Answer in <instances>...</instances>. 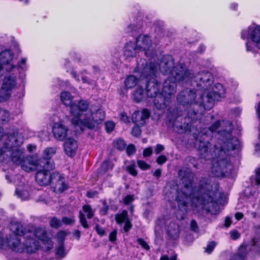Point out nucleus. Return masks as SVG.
Returning <instances> with one entry per match:
<instances>
[{"label":"nucleus","mask_w":260,"mask_h":260,"mask_svg":"<svg viewBox=\"0 0 260 260\" xmlns=\"http://www.w3.org/2000/svg\"><path fill=\"white\" fill-rule=\"evenodd\" d=\"M179 175L182 176V186L176 190L177 185H173V188L167 186L166 194L175 193V201L178 209L176 217L179 220H183L187 215L190 208H197L202 206L211 214L216 215L219 213V207L215 202L217 192L212 190V186L208 179L203 178L198 187L192 188L191 178L193 174L189 170L183 172L180 170Z\"/></svg>","instance_id":"f257e3e1"},{"label":"nucleus","mask_w":260,"mask_h":260,"mask_svg":"<svg viewBox=\"0 0 260 260\" xmlns=\"http://www.w3.org/2000/svg\"><path fill=\"white\" fill-rule=\"evenodd\" d=\"M225 128L217 130L220 125L219 121H216L209 127L212 132H217L223 138L218 139L217 142L213 146L208 141L200 140L198 150L200 157L206 160H214L211 172L217 177L229 176L232 174L233 166L230 161V155L233 150L238 149L240 141L235 137H231L233 131L232 124L226 121L223 122Z\"/></svg>","instance_id":"f03ea898"},{"label":"nucleus","mask_w":260,"mask_h":260,"mask_svg":"<svg viewBox=\"0 0 260 260\" xmlns=\"http://www.w3.org/2000/svg\"><path fill=\"white\" fill-rule=\"evenodd\" d=\"M177 102L183 106L186 115L184 118L186 126L182 127L187 128L194 121L199 118L203 114L206 108V101L204 95L197 93L196 91L190 88H186L177 94Z\"/></svg>","instance_id":"7ed1b4c3"},{"label":"nucleus","mask_w":260,"mask_h":260,"mask_svg":"<svg viewBox=\"0 0 260 260\" xmlns=\"http://www.w3.org/2000/svg\"><path fill=\"white\" fill-rule=\"evenodd\" d=\"M10 230L14 234L10 235L6 239L8 247L12 250L19 253L28 254L36 253L40 247L39 241L32 239L26 234V229L17 222H12Z\"/></svg>","instance_id":"20e7f679"},{"label":"nucleus","mask_w":260,"mask_h":260,"mask_svg":"<svg viewBox=\"0 0 260 260\" xmlns=\"http://www.w3.org/2000/svg\"><path fill=\"white\" fill-rule=\"evenodd\" d=\"M87 109L71 120L73 124L79 126L82 130L84 127L92 129L95 124H100L105 119V112L101 106H92L89 110Z\"/></svg>","instance_id":"39448f33"},{"label":"nucleus","mask_w":260,"mask_h":260,"mask_svg":"<svg viewBox=\"0 0 260 260\" xmlns=\"http://www.w3.org/2000/svg\"><path fill=\"white\" fill-rule=\"evenodd\" d=\"M23 142V137L17 131L5 134L0 144V155L5 154L12 149L20 148Z\"/></svg>","instance_id":"423d86ee"},{"label":"nucleus","mask_w":260,"mask_h":260,"mask_svg":"<svg viewBox=\"0 0 260 260\" xmlns=\"http://www.w3.org/2000/svg\"><path fill=\"white\" fill-rule=\"evenodd\" d=\"M60 100L63 104L70 106V112L73 118L79 116L81 112L84 111L89 107L88 102L83 100H80L78 103H73L72 102V96L70 92L68 91L61 92Z\"/></svg>","instance_id":"0eeeda50"},{"label":"nucleus","mask_w":260,"mask_h":260,"mask_svg":"<svg viewBox=\"0 0 260 260\" xmlns=\"http://www.w3.org/2000/svg\"><path fill=\"white\" fill-rule=\"evenodd\" d=\"M259 237H253L249 243L243 242L238 248L237 251L231 256L230 260H247V254L250 250L260 252Z\"/></svg>","instance_id":"6e6552de"},{"label":"nucleus","mask_w":260,"mask_h":260,"mask_svg":"<svg viewBox=\"0 0 260 260\" xmlns=\"http://www.w3.org/2000/svg\"><path fill=\"white\" fill-rule=\"evenodd\" d=\"M193 73L189 70L184 63H180L174 67L171 73L173 81L178 82L182 84L191 82L193 85L192 78Z\"/></svg>","instance_id":"1a4fd4ad"},{"label":"nucleus","mask_w":260,"mask_h":260,"mask_svg":"<svg viewBox=\"0 0 260 260\" xmlns=\"http://www.w3.org/2000/svg\"><path fill=\"white\" fill-rule=\"evenodd\" d=\"M137 68L141 73L139 82L144 79L146 81L152 80L158 74V64L154 62L148 64L144 59H140L138 63Z\"/></svg>","instance_id":"9d476101"},{"label":"nucleus","mask_w":260,"mask_h":260,"mask_svg":"<svg viewBox=\"0 0 260 260\" xmlns=\"http://www.w3.org/2000/svg\"><path fill=\"white\" fill-rule=\"evenodd\" d=\"M225 89L223 86L217 83L212 88L209 92L205 91L203 93L206 101V108L207 110H210L215 101H218L220 99L224 97Z\"/></svg>","instance_id":"9b49d317"},{"label":"nucleus","mask_w":260,"mask_h":260,"mask_svg":"<svg viewBox=\"0 0 260 260\" xmlns=\"http://www.w3.org/2000/svg\"><path fill=\"white\" fill-rule=\"evenodd\" d=\"M26 234L32 239H36L35 237L40 240L44 245V250L49 251L53 248V242L51 239L47 236V232L45 228L37 227L32 231L26 230Z\"/></svg>","instance_id":"f8f14e48"},{"label":"nucleus","mask_w":260,"mask_h":260,"mask_svg":"<svg viewBox=\"0 0 260 260\" xmlns=\"http://www.w3.org/2000/svg\"><path fill=\"white\" fill-rule=\"evenodd\" d=\"M17 85L16 77L12 75H6L3 79L0 89V102L9 99L12 91Z\"/></svg>","instance_id":"ddd939ff"},{"label":"nucleus","mask_w":260,"mask_h":260,"mask_svg":"<svg viewBox=\"0 0 260 260\" xmlns=\"http://www.w3.org/2000/svg\"><path fill=\"white\" fill-rule=\"evenodd\" d=\"M24 149L21 148H17L12 149L11 150L8 151L5 154L0 155L3 156V158L6 157H9L12 162L17 165H20L21 168L25 171H29L30 168L27 166H25V156Z\"/></svg>","instance_id":"4468645a"},{"label":"nucleus","mask_w":260,"mask_h":260,"mask_svg":"<svg viewBox=\"0 0 260 260\" xmlns=\"http://www.w3.org/2000/svg\"><path fill=\"white\" fill-rule=\"evenodd\" d=\"M243 40L250 39L255 46L260 49V25H251L241 32Z\"/></svg>","instance_id":"2eb2a0df"},{"label":"nucleus","mask_w":260,"mask_h":260,"mask_svg":"<svg viewBox=\"0 0 260 260\" xmlns=\"http://www.w3.org/2000/svg\"><path fill=\"white\" fill-rule=\"evenodd\" d=\"M214 77L209 71H203L197 75L193 73L192 82H194L197 86L201 87L205 90L207 89L213 83Z\"/></svg>","instance_id":"dca6fc26"},{"label":"nucleus","mask_w":260,"mask_h":260,"mask_svg":"<svg viewBox=\"0 0 260 260\" xmlns=\"http://www.w3.org/2000/svg\"><path fill=\"white\" fill-rule=\"evenodd\" d=\"M137 49L143 50L148 57H152L154 52L152 48V40L147 35L141 34L138 36L136 40Z\"/></svg>","instance_id":"f3484780"},{"label":"nucleus","mask_w":260,"mask_h":260,"mask_svg":"<svg viewBox=\"0 0 260 260\" xmlns=\"http://www.w3.org/2000/svg\"><path fill=\"white\" fill-rule=\"evenodd\" d=\"M56 152V148L55 147L46 148L43 152L42 157L38 160L36 163L39 164L40 167L55 169V164L52 157Z\"/></svg>","instance_id":"a211bd4d"},{"label":"nucleus","mask_w":260,"mask_h":260,"mask_svg":"<svg viewBox=\"0 0 260 260\" xmlns=\"http://www.w3.org/2000/svg\"><path fill=\"white\" fill-rule=\"evenodd\" d=\"M37 170L36 174V180L37 183L41 186L50 185L52 178V173L50 171L54 169H48L46 167H40L39 164H36Z\"/></svg>","instance_id":"6ab92c4d"},{"label":"nucleus","mask_w":260,"mask_h":260,"mask_svg":"<svg viewBox=\"0 0 260 260\" xmlns=\"http://www.w3.org/2000/svg\"><path fill=\"white\" fill-rule=\"evenodd\" d=\"M50 185L53 191L57 193H62L68 188V184L64 175L58 172L52 173V178Z\"/></svg>","instance_id":"aec40b11"},{"label":"nucleus","mask_w":260,"mask_h":260,"mask_svg":"<svg viewBox=\"0 0 260 260\" xmlns=\"http://www.w3.org/2000/svg\"><path fill=\"white\" fill-rule=\"evenodd\" d=\"M177 91V84L172 80L171 77H168L164 82L160 93L165 96L168 100L173 101Z\"/></svg>","instance_id":"412c9836"},{"label":"nucleus","mask_w":260,"mask_h":260,"mask_svg":"<svg viewBox=\"0 0 260 260\" xmlns=\"http://www.w3.org/2000/svg\"><path fill=\"white\" fill-rule=\"evenodd\" d=\"M13 57V54L10 50H5L0 53V66L2 69V75L5 70L7 72H11L16 66L10 63Z\"/></svg>","instance_id":"4be33fe9"},{"label":"nucleus","mask_w":260,"mask_h":260,"mask_svg":"<svg viewBox=\"0 0 260 260\" xmlns=\"http://www.w3.org/2000/svg\"><path fill=\"white\" fill-rule=\"evenodd\" d=\"M115 219L116 223L120 226L124 223L122 228L124 232L127 233L132 229L133 225L128 217V213L126 210H123L121 213L116 214L115 215Z\"/></svg>","instance_id":"5701e85b"},{"label":"nucleus","mask_w":260,"mask_h":260,"mask_svg":"<svg viewBox=\"0 0 260 260\" xmlns=\"http://www.w3.org/2000/svg\"><path fill=\"white\" fill-rule=\"evenodd\" d=\"M174 66V59L171 55L163 56L159 63V70L164 75L171 74Z\"/></svg>","instance_id":"b1692460"},{"label":"nucleus","mask_w":260,"mask_h":260,"mask_svg":"<svg viewBox=\"0 0 260 260\" xmlns=\"http://www.w3.org/2000/svg\"><path fill=\"white\" fill-rule=\"evenodd\" d=\"M69 132V128L61 122H56L52 127V133L54 138L58 140L62 141L67 136Z\"/></svg>","instance_id":"393cba45"},{"label":"nucleus","mask_w":260,"mask_h":260,"mask_svg":"<svg viewBox=\"0 0 260 260\" xmlns=\"http://www.w3.org/2000/svg\"><path fill=\"white\" fill-rule=\"evenodd\" d=\"M146 81L145 91L147 97L154 98L160 93L159 83L156 79Z\"/></svg>","instance_id":"a878e982"},{"label":"nucleus","mask_w":260,"mask_h":260,"mask_svg":"<svg viewBox=\"0 0 260 260\" xmlns=\"http://www.w3.org/2000/svg\"><path fill=\"white\" fill-rule=\"evenodd\" d=\"M150 116L149 111L146 109H143L142 111H136L132 116V120L137 125H143L146 119Z\"/></svg>","instance_id":"bb28decb"},{"label":"nucleus","mask_w":260,"mask_h":260,"mask_svg":"<svg viewBox=\"0 0 260 260\" xmlns=\"http://www.w3.org/2000/svg\"><path fill=\"white\" fill-rule=\"evenodd\" d=\"M78 148L77 142L73 139H67L64 144V150L69 156L72 157L76 154Z\"/></svg>","instance_id":"cd10ccee"},{"label":"nucleus","mask_w":260,"mask_h":260,"mask_svg":"<svg viewBox=\"0 0 260 260\" xmlns=\"http://www.w3.org/2000/svg\"><path fill=\"white\" fill-rule=\"evenodd\" d=\"M136 44L129 41L126 43L123 48V56L127 60L134 58L136 54Z\"/></svg>","instance_id":"c85d7f7f"},{"label":"nucleus","mask_w":260,"mask_h":260,"mask_svg":"<svg viewBox=\"0 0 260 260\" xmlns=\"http://www.w3.org/2000/svg\"><path fill=\"white\" fill-rule=\"evenodd\" d=\"M154 104L158 109H164L172 102L171 100H168L165 96L159 93L154 98Z\"/></svg>","instance_id":"c756f323"},{"label":"nucleus","mask_w":260,"mask_h":260,"mask_svg":"<svg viewBox=\"0 0 260 260\" xmlns=\"http://www.w3.org/2000/svg\"><path fill=\"white\" fill-rule=\"evenodd\" d=\"M167 233L168 236L173 239H177L180 234L179 226L178 224L174 222L170 223L168 227Z\"/></svg>","instance_id":"7c9ffc66"},{"label":"nucleus","mask_w":260,"mask_h":260,"mask_svg":"<svg viewBox=\"0 0 260 260\" xmlns=\"http://www.w3.org/2000/svg\"><path fill=\"white\" fill-rule=\"evenodd\" d=\"M55 259L56 260H62L64 258L67 254L64 245H56L54 250Z\"/></svg>","instance_id":"2f4dec72"},{"label":"nucleus","mask_w":260,"mask_h":260,"mask_svg":"<svg viewBox=\"0 0 260 260\" xmlns=\"http://www.w3.org/2000/svg\"><path fill=\"white\" fill-rule=\"evenodd\" d=\"M134 100L137 102H140L147 97L146 91L141 87L138 86L133 93Z\"/></svg>","instance_id":"473e14b6"},{"label":"nucleus","mask_w":260,"mask_h":260,"mask_svg":"<svg viewBox=\"0 0 260 260\" xmlns=\"http://www.w3.org/2000/svg\"><path fill=\"white\" fill-rule=\"evenodd\" d=\"M138 82V80L134 76L131 75L127 77L125 80L124 84L127 88H131L134 87Z\"/></svg>","instance_id":"72a5a7b5"},{"label":"nucleus","mask_w":260,"mask_h":260,"mask_svg":"<svg viewBox=\"0 0 260 260\" xmlns=\"http://www.w3.org/2000/svg\"><path fill=\"white\" fill-rule=\"evenodd\" d=\"M67 234L63 231L58 232L55 236V239L57 242L56 245H64V240Z\"/></svg>","instance_id":"f704fd0d"},{"label":"nucleus","mask_w":260,"mask_h":260,"mask_svg":"<svg viewBox=\"0 0 260 260\" xmlns=\"http://www.w3.org/2000/svg\"><path fill=\"white\" fill-rule=\"evenodd\" d=\"M10 119L9 112L5 109H0V122H7Z\"/></svg>","instance_id":"c9c22d12"},{"label":"nucleus","mask_w":260,"mask_h":260,"mask_svg":"<svg viewBox=\"0 0 260 260\" xmlns=\"http://www.w3.org/2000/svg\"><path fill=\"white\" fill-rule=\"evenodd\" d=\"M16 193L22 200H27L29 198V193L27 190H20L17 188L16 190Z\"/></svg>","instance_id":"e433bc0d"},{"label":"nucleus","mask_w":260,"mask_h":260,"mask_svg":"<svg viewBox=\"0 0 260 260\" xmlns=\"http://www.w3.org/2000/svg\"><path fill=\"white\" fill-rule=\"evenodd\" d=\"M110 168H111L110 165V162L108 160L104 161L99 169V173L100 175L105 174Z\"/></svg>","instance_id":"4c0bfd02"},{"label":"nucleus","mask_w":260,"mask_h":260,"mask_svg":"<svg viewBox=\"0 0 260 260\" xmlns=\"http://www.w3.org/2000/svg\"><path fill=\"white\" fill-rule=\"evenodd\" d=\"M115 147L119 150H123L126 146V144L124 141L121 139H118L114 142Z\"/></svg>","instance_id":"58836bf2"},{"label":"nucleus","mask_w":260,"mask_h":260,"mask_svg":"<svg viewBox=\"0 0 260 260\" xmlns=\"http://www.w3.org/2000/svg\"><path fill=\"white\" fill-rule=\"evenodd\" d=\"M83 211L87 213V217L88 219L91 218L94 215V212L91 206L89 205H85L82 207Z\"/></svg>","instance_id":"ea45409f"},{"label":"nucleus","mask_w":260,"mask_h":260,"mask_svg":"<svg viewBox=\"0 0 260 260\" xmlns=\"http://www.w3.org/2000/svg\"><path fill=\"white\" fill-rule=\"evenodd\" d=\"M79 218L81 225L85 229H88L89 225L87 223L85 216L82 211H79Z\"/></svg>","instance_id":"a19ab883"},{"label":"nucleus","mask_w":260,"mask_h":260,"mask_svg":"<svg viewBox=\"0 0 260 260\" xmlns=\"http://www.w3.org/2000/svg\"><path fill=\"white\" fill-rule=\"evenodd\" d=\"M61 225L59 219L56 217L52 218L50 221V225L53 228H57Z\"/></svg>","instance_id":"79ce46f5"},{"label":"nucleus","mask_w":260,"mask_h":260,"mask_svg":"<svg viewBox=\"0 0 260 260\" xmlns=\"http://www.w3.org/2000/svg\"><path fill=\"white\" fill-rule=\"evenodd\" d=\"M105 128L108 133L112 132L115 127V123L113 121H108L105 123Z\"/></svg>","instance_id":"37998d69"},{"label":"nucleus","mask_w":260,"mask_h":260,"mask_svg":"<svg viewBox=\"0 0 260 260\" xmlns=\"http://www.w3.org/2000/svg\"><path fill=\"white\" fill-rule=\"evenodd\" d=\"M137 165L138 167L143 170H146L148 169L150 166L147 164L145 161L142 160H138L137 161Z\"/></svg>","instance_id":"c03bdc74"},{"label":"nucleus","mask_w":260,"mask_h":260,"mask_svg":"<svg viewBox=\"0 0 260 260\" xmlns=\"http://www.w3.org/2000/svg\"><path fill=\"white\" fill-rule=\"evenodd\" d=\"M62 222L67 225L72 224H74L75 222V219L74 217H63L62 218Z\"/></svg>","instance_id":"a18cd8bd"},{"label":"nucleus","mask_w":260,"mask_h":260,"mask_svg":"<svg viewBox=\"0 0 260 260\" xmlns=\"http://www.w3.org/2000/svg\"><path fill=\"white\" fill-rule=\"evenodd\" d=\"M216 244L214 242L212 241L209 242L205 248V252L207 253H210L213 250Z\"/></svg>","instance_id":"49530a36"},{"label":"nucleus","mask_w":260,"mask_h":260,"mask_svg":"<svg viewBox=\"0 0 260 260\" xmlns=\"http://www.w3.org/2000/svg\"><path fill=\"white\" fill-rule=\"evenodd\" d=\"M139 125L136 124L132 128V134L135 137H139L141 135V129Z\"/></svg>","instance_id":"de8ad7c7"},{"label":"nucleus","mask_w":260,"mask_h":260,"mask_svg":"<svg viewBox=\"0 0 260 260\" xmlns=\"http://www.w3.org/2000/svg\"><path fill=\"white\" fill-rule=\"evenodd\" d=\"M256 176L254 179V184L260 186V167L255 170Z\"/></svg>","instance_id":"09e8293b"},{"label":"nucleus","mask_w":260,"mask_h":260,"mask_svg":"<svg viewBox=\"0 0 260 260\" xmlns=\"http://www.w3.org/2000/svg\"><path fill=\"white\" fill-rule=\"evenodd\" d=\"M240 236L241 235L240 233L237 230H232L230 232L231 238L234 240L239 239L240 237Z\"/></svg>","instance_id":"8fccbe9b"},{"label":"nucleus","mask_w":260,"mask_h":260,"mask_svg":"<svg viewBox=\"0 0 260 260\" xmlns=\"http://www.w3.org/2000/svg\"><path fill=\"white\" fill-rule=\"evenodd\" d=\"M138 243L141 246V247L145 250H148L150 249L149 245L142 238H138L137 239Z\"/></svg>","instance_id":"3c124183"},{"label":"nucleus","mask_w":260,"mask_h":260,"mask_svg":"<svg viewBox=\"0 0 260 260\" xmlns=\"http://www.w3.org/2000/svg\"><path fill=\"white\" fill-rule=\"evenodd\" d=\"M126 153L128 155H131L136 152V148L134 145L130 144L126 147Z\"/></svg>","instance_id":"603ef678"},{"label":"nucleus","mask_w":260,"mask_h":260,"mask_svg":"<svg viewBox=\"0 0 260 260\" xmlns=\"http://www.w3.org/2000/svg\"><path fill=\"white\" fill-rule=\"evenodd\" d=\"M81 79L83 83H86L90 85H95L96 83L95 81H94L93 80H90L88 79L87 77L84 76L83 75H82Z\"/></svg>","instance_id":"864d4df0"},{"label":"nucleus","mask_w":260,"mask_h":260,"mask_svg":"<svg viewBox=\"0 0 260 260\" xmlns=\"http://www.w3.org/2000/svg\"><path fill=\"white\" fill-rule=\"evenodd\" d=\"M95 229L96 233L100 236H103L105 235V231L104 229L101 227L99 224H96L95 225Z\"/></svg>","instance_id":"5fc2aeb1"},{"label":"nucleus","mask_w":260,"mask_h":260,"mask_svg":"<svg viewBox=\"0 0 260 260\" xmlns=\"http://www.w3.org/2000/svg\"><path fill=\"white\" fill-rule=\"evenodd\" d=\"M167 160V158L166 156L164 155H161L157 157L156 159V162L159 165H161L166 162Z\"/></svg>","instance_id":"6e6d98bb"},{"label":"nucleus","mask_w":260,"mask_h":260,"mask_svg":"<svg viewBox=\"0 0 260 260\" xmlns=\"http://www.w3.org/2000/svg\"><path fill=\"white\" fill-rule=\"evenodd\" d=\"M134 197L133 196L128 194L123 199V203L125 205H128L129 203H132L134 201Z\"/></svg>","instance_id":"4d7b16f0"},{"label":"nucleus","mask_w":260,"mask_h":260,"mask_svg":"<svg viewBox=\"0 0 260 260\" xmlns=\"http://www.w3.org/2000/svg\"><path fill=\"white\" fill-rule=\"evenodd\" d=\"M26 59L25 58H22L18 64V68L21 69L22 70H25L26 69Z\"/></svg>","instance_id":"13d9d810"},{"label":"nucleus","mask_w":260,"mask_h":260,"mask_svg":"<svg viewBox=\"0 0 260 260\" xmlns=\"http://www.w3.org/2000/svg\"><path fill=\"white\" fill-rule=\"evenodd\" d=\"M127 171L129 172V174L134 176H135L137 175V171H136L135 168L133 166H127Z\"/></svg>","instance_id":"bf43d9fd"},{"label":"nucleus","mask_w":260,"mask_h":260,"mask_svg":"<svg viewBox=\"0 0 260 260\" xmlns=\"http://www.w3.org/2000/svg\"><path fill=\"white\" fill-rule=\"evenodd\" d=\"M152 153V149L151 147H148L143 150V155L144 157L149 156Z\"/></svg>","instance_id":"052dcab7"},{"label":"nucleus","mask_w":260,"mask_h":260,"mask_svg":"<svg viewBox=\"0 0 260 260\" xmlns=\"http://www.w3.org/2000/svg\"><path fill=\"white\" fill-rule=\"evenodd\" d=\"M117 231L114 230L109 235V239L111 242H114L116 239Z\"/></svg>","instance_id":"680f3d73"},{"label":"nucleus","mask_w":260,"mask_h":260,"mask_svg":"<svg viewBox=\"0 0 260 260\" xmlns=\"http://www.w3.org/2000/svg\"><path fill=\"white\" fill-rule=\"evenodd\" d=\"M190 228L191 230L194 232H197L198 231V226L195 220H191L190 223Z\"/></svg>","instance_id":"e2e57ef3"},{"label":"nucleus","mask_w":260,"mask_h":260,"mask_svg":"<svg viewBox=\"0 0 260 260\" xmlns=\"http://www.w3.org/2000/svg\"><path fill=\"white\" fill-rule=\"evenodd\" d=\"M165 149V147L163 145L161 144H157L156 146V148L155 149V152L156 154L160 153L161 151H162Z\"/></svg>","instance_id":"0e129e2a"},{"label":"nucleus","mask_w":260,"mask_h":260,"mask_svg":"<svg viewBox=\"0 0 260 260\" xmlns=\"http://www.w3.org/2000/svg\"><path fill=\"white\" fill-rule=\"evenodd\" d=\"M120 120L123 121V122L126 123L129 122V118L128 116L126 115V113L124 112H122L120 115Z\"/></svg>","instance_id":"69168bd1"},{"label":"nucleus","mask_w":260,"mask_h":260,"mask_svg":"<svg viewBox=\"0 0 260 260\" xmlns=\"http://www.w3.org/2000/svg\"><path fill=\"white\" fill-rule=\"evenodd\" d=\"M246 47L247 51H248V52L250 51L253 53L254 52V47L251 43L247 42L246 43Z\"/></svg>","instance_id":"338daca9"},{"label":"nucleus","mask_w":260,"mask_h":260,"mask_svg":"<svg viewBox=\"0 0 260 260\" xmlns=\"http://www.w3.org/2000/svg\"><path fill=\"white\" fill-rule=\"evenodd\" d=\"M109 210V207L107 205H105L103 208L101 209L100 212L103 215H106L108 213Z\"/></svg>","instance_id":"774afa93"}]
</instances>
